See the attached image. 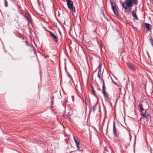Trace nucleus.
Listing matches in <instances>:
<instances>
[{
	"label": "nucleus",
	"instance_id": "obj_25",
	"mask_svg": "<svg viewBox=\"0 0 153 153\" xmlns=\"http://www.w3.org/2000/svg\"><path fill=\"white\" fill-rule=\"evenodd\" d=\"M150 41L151 42V44L152 45L153 47V40L152 39H150Z\"/></svg>",
	"mask_w": 153,
	"mask_h": 153
},
{
	"label": "nucleus",
	"instance_id": "obj_17",
	"mask_svg": "<svg viewBox=\"0 0 153 153\" xmlns=\"http://www.w3.org/2000/svg\"><path fill=\"white\" fill-rule=\"evenodd\" d=\"M98 105V101L96 103L95 105H94L93 107V109L94 112L97 109V106Z\"/></svg>",
	"mask_w": 153,
	"mask_h": 153
},
{
	"label": "nucleus",
	"instance_id": "obj_20",
	"mask_svg": "<svg viewBox=\"0 0 153 153\" xmlns=\"http://www.w3.org/2000/svg\"><path fill=\"white\" fill-rule=\"evenodd\" d=\"M30 49L31 51H33L34 53H35V48L33 45H30Z\"/></svg>",
	"mask_w": 153,
	"mask_h": 153
},
{
	"label": "nucleus",
	"instance_id": "obj_24",
	"mask_svg": "<svg viewBox=\"0 0 153 153\" xmlns=\"http://www.w3.org/2000/svg\"><path fill=\"white\" fill-rule=\"evenodd\" d=\"M4 5L6 7L8 6V3L6 0H4Z\"/></svg>",
	"mask_w": 153,
	"mask_h": 153
},
{
	"label": "nucleus",
	"instance_id": "obj_10",
	"mask_svg": "<svg viewBox=\"0 0 153 153\" xmlns=\"http://www.w3.org/2000/svg\"><path fill=\"white\" fill-rule=\"evenodd\" d=\"M127 65L129 68H130L131 70L134 71L135 70V68L134 66V65L131 63H128L127 64Z\"/></svg>",
	"mask_w": 153,
	"mask_h": 153
},
{
	"label": "nucleus",
	"instance_id": "obj_8",
	"mask_svg": "<svg viewBox=\"0 0 153 153\" xmlns=\"http://www.w3.org/2000/svg\"><path fill=\"white\" fill-rule=\"evenodd\" d=\"M5 58L7 60H10V58H12L13 60H14L13 57L9 53H5L4 54Z\"/></svg>",
	"mask_w": 153,
	"mask_h": 153
},
{
	"label": "nucleus",
	"instance_id": "obj_15",
	"mask_svg": "<svg viewBox=\"0 0 153 153\" xmlns=\"http://www.w3.org/2000/svg\"><path fill=\"white\" fill-rule=\"evenodd\" d=\"M131 13L132 14V16L133 17L135 18V19L136 20H137L138 18L137 16V15L136 13H134V11H131Z\"/></svg>",
	"mask_w": 153,
	"mask_h": 153
},
{
	"label": "nucleus",
	"instance_id": "obj_26",
	"mask_svg": "<svg viewBox=\"0 0 153 153\" xmlns=\"http://www.w3.org/2000/svg\"><path fill=\"white\" fill-rule=\"evenodd\" d=\"M128 7V11L129 12H130L131 11V7Z\"/></svg>",
	"mask_w": 153,
	"mask_h": 153
},
{
	"label": "nucleus",
	"instance_id": "obj_13",
	"mask_svg": "<svg viewBox=\"0 0 153 153\" xmlns=\"http://www.w3.org/2000/svg\"><path fill=\"white\" fill-rule=\"evenodd\" d=\"M141 115L143 117L146 118H148V114H146V112L145 113H143L142 112H141Z\"/></svg>",
	"mask_w": 153,
	"mask_h": 153
},
{
	"label": "nucleus",
	"instance_id": "obj_27",
	"mask_svg": "<svg viewBox=\"0 0 153 153\" xmlns=\"http://www.w3.org/2000/svg\"><path fill=\"white\" fill-rule=\"evenodd\" d=\"M98 76L99 78H100V75H101V74H98Z\"/></svg>",
	"mask_w": 153,
	"mask_h": 153
},
{
	"label": "nucleus",
	"instance_id": "obj_23",
	"mask_svg": "<svg viewBox=\"0 0 153 153\" xmlns=\"http://www.w3.org/2000/svg\"><path fill=\"white\" fill-rule=\"evenodd\" d=\"M138 0H132V1L135 4H137L138 2Z\"/></svg>",
	"mask_w": 153,
	"mask_h": 153
},
{
	"label": "nucleus",
	"instance_id": "obj_14",
	"mask_svg": "<svg viewBox=\"0 0 153 153\" xmlns=\"http://www.w3.org/2000/svg\"><path fill=\"white\" fill-rule=\"evenodd\" d=\"M112 9L114 14L117 16L118 15V12L117 9L116 7L115 8H113Z\"/></svg>",
	"mask_w": 153,
	"mask_h": 153
},
{
	"label": "nucleus",
	"instance_id": "obj_19",
	"mask_svg": "<svg viewBox=\"0 0 153 153\" xmlns=\"http://www.w3.org/2000/svg\"><path fill=\"white\" fill-rule=\"evenodd\" d=\"M101 68H102V65H99V66L98 67V74H101Z\"/></svg>",
	"mask_w": 153,
	"mask_h": 153
},
{
	"label": "nucleus",
	"instance_id": "obj_29",
	"mask_svg": "<svg viewBox=\"0 0 153 153\" xmlns=\"http://www.w3.org/2000/svg\"><path fill=\"white\" fill-rule=\"evenodd\" d=\"M151 2L153 4V0H150Z\"/></svg>",
	"mask_w": 153,
	"mask_h": 153
},
{
	"label": "nucleus",
	"instance_id": "obj_12",
	"mask_svg": "<svg viewBox=\"0 0 153 153\" xmlns=\"http://www.w3.org/2000/svg\"><path fill=\"white\" fill-rule=\"evenodd\" d=\"M110 3L112 9L116 7L115 3L114 1L110 0Z\"/></svg>",
	"mask_w": 153,
	"mask_h": 153
},
{
	"label": "nucleus",
	"instance_id": "obj_16",
	"mask_svg": "<svg viewBox=\"0 0 153 153\" xmlns=\"http://www.w3.org/2000/svg\"><path fill=\"white\" fill-rule=\"evenodd\" d=\"M138 107L140 109V112H142L143 111L144 109L143 107V105L141 103H139Z\"/></svg>",
	"mask_w": 153,
	"mask_h": 153
},
{
	"label": "nucleus",
	"instance_id": "obj_5",
	"mask_svg": "<svg viewBox=\"0 0 153 153\" xmlns=\"http://www.w3.org/2000/svg\"><path fill=\"white\" fill-rule=\"evenodd\" d=\"M113 133L115 138H118V136L117 134V132L116 130L115 127V122L114 121L113 122Z\"/></svg>",
	"mask_w": 153,
	"mask_h": 153
},
{
	"label": "nucleus",
	"instance_id": "obj_9",
	"mask_svg": "<svg viewBox=\"0 0 153 153\" xmlns=\"http://www.w3.org/2000/svg\"><path fill=\"white\" fill-rule=\"evenodd\" d=\"M115 139L119 143V144L120 146L123 144V140L120 138L118 136V138H115Z\"/></svg>",
	"mask_w": 153,
	"mask_h": 153
},
{
	"label": "nucleus",
	"instance_id": "obj_21",
	"mask_svg": "<svg viewBox=\"0 0 153 153\" xmlns=\"http://www.w3.org/2000/svg\"><path fill=\"white\" fill-rule=\"evenodd\" d=\"M102 82H103V86H102V90H104L106 89V88L105 85V83L104 80L103 79H102Z\"/></svg>",
	"mask_w": 153,
	"mask_h": 153
},
{
	"label": "nucleus",
	"instance_id": "obj_18",
	"mask_svg": "<svg viewBox=\"0 0 153 153\" xmlns=\"http://www.w3.org/2000/svg\"><path fill=\"white\" fill-rule=\"evenodd\" d=\"M123 8L125 9V12L126 13H128L129 12L128 11V10L127 7L126 6H122Z\"/></svg>",
	"mask_w": 153,
	"mask_h": 153
},
{
	"label": "nucleus",
	"instance_id": "obj_1",
	"mask_svg": "<svg viewBox=\"0 0 153 153\" xmlns=\"http://www.w3.org/2000/svg\"><path fill=\"white\" fill-rule=\"evenodd\" d=\"M67 1V4L68 8L72 10L73 12H75L76 10L75 7L73 6V2L70 0H66Z\"/></svg>",
	"mask_w": 153,
	"mask_h": 153
},
{
	"label": "nucleus",
	"instance_id": "obj_22",
	"mask_svg": "<svg viewBox=\"0 0 153 153\" xmlns=\"http://www.w3.org/2000/svg\"><path fill=\"white\" fill-rule=\"evenodd\" d=\"M92 88V91L93 94H94L95 93V91L93 86H91Z\"/></svg>",
	"mask_w": 153,
	"mask_h": 153
},
{
	"label": "nucleus",
	"instance_id": "obj_4",
	"mask_svg": "<svg viewBox=\"0 0 153 153\" xmlns=\"http://www.w3.org/2000/svg\"><path fill=\"white\" fill-rule=\"evenodd\" d=\"M103 94L105 99L110 100L111 97L108 93L106 92V89L102 90Z\"/></svg>",
	"mask_w": 153,
	"mask_h": 153
},
{
	"label": "nucleus",
	"instance_id": "obj_6",
	"mask_svg": "<svg viewBox=\"0 0 153 153\" xmlns=\"http://www.w3.org/2000/svg\"><path fill=\"white\" fill-rule=\"evenodd\" d=\"M49 33L53 39L54 41L55 42L57 43L58 42V37L56 36L55 34L51 31H49Z\"/></svg>",
	"mask_w": 153,
	"mask_h": 153
},
{
	"label": "nucleus",
	"instance_id": "obj_7",
	"mask_svg": "<svg viewBox=\"0 0 153 153\" xmlns=\"http://www.w3.org/2000/svg\"><path fill=\"white\" fill-rule=\"evenodd\" d=\"M74 140L75 143H76V146L78 148H80L81 147L82 145L80 143V142L78 141L77 140H76L74 137Z\"/></svg>",
	"mask_w": 153,
	"mask_h": 153
},
{
	"label": "nucleus",
	"instance_id": "obj_2",
	"mask_svg": "<svg viewBox=\"0 0 153 153\" xmlns=\"http://www.w3.org/2000/svg\"><path fill=\"white\" fill-rule=\"evenodd\" d=\"M24 16L27 20L28 24L31 23V17L29 12L27 11L25 12Z\"/></svg>",
	"mask_w": 153,
	"mask_h": 153
},
{
	"label": "nucleus",
	"instance_id": "obj_11",
	"mask_svg": "<svg viewBox=\"0 0 153 153\" xmlns=\"http://www.w3.org/2000/svg\"><path fill=\"white\" fill-rule=\"evenodd\" d=\"M145 25L146 28L147 29L149 30L152 29V27L151 25L148 23H146L145 24Z\"/></svg>",
	"mask_w": 153,
	"mask_h": 153
},
{
	"label": "nucleus",
	"instance_id": "obj_3",
	"mask_svg": "<svg viewBox=\"0 0 153 153\" xmlns=\"http://www.w3.org/2000/svg\"><path fill=\"white\" fill-rule=\"evenodd\" d=\"M131 0H126L125 2L122 3V5L123 6L126 5L128 7H132L133 6Z\"/></svg>",
	"mask_w": 153,
	"mask_h": 153
},
{
	"label": "nucleus",
	"instance_id": "obj_28",
	"mask_svg": "<svg viewBox=\"0 0 153 153\" xmlns=\"http://www.w3.org/2000/svg\"><path fill=\"white\" fill-rule=\"evenodd\" d=\"M99 110L100 111V105H99Z\"/></svg>",
	"mask_w": 153,
	"mask_h": 153
},
{
	"label": "nucleus",
	"instance_id": "obj_30",
	"mask_svg": "<svg viewBox=\"0 0 153 153\" xmlns=\"http://www.w3.org/2000/svg\"><path fill=\"white\" fill-rule=\"evenodd\" d=\"M67 118H69V117H67Z\"/></svg>",
	"mask_w": 153,
	"mask_h": 153
}]
</instances>
